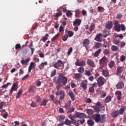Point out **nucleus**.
<instances>
[{"instance_id":"obj_19","label":"nucleus","mask_w":126,"mask_h":126,"mask_svg":"<svg viewBox=\"0 0 126 126\" xmlns=\"http://www.w3.org/2000/svg\"><path fill=\"white\" fill-rule=\"evenodd\" d=\"M105 27L107 29H111L113 27V22L112 21L107 22L106 24Z\"/></svg>"},{"instance_id":"obj_44","label":"nucleus","mask_w":126,"mask_h":126,"mask_svg":"<svg viewBox=\"0 0 126 126\" xmlns=\"http://www.w3.org/2000/svg\"><path fill=\"white\" fill-rule=\"evenodd\" d=\"M64 125H66L67 126H70L71 124V122L69 121L68 119H66L64 122Z\"/></svg>"},{"instance_id":"obj_61","label":"nucleus","mask_w":126,"mask_h":126,"mask_svg":"<svg viewBox=\"0 0 126 126\" xmlns=\"http://www.w3.org/2000/svg\"><path fill=\"white\" fill-rule=\"evenodd\" d=\"M121 62H124V61H126V57L124 55H122L120 58Z\"/></svg>"},{"instance_id":"obj_1","label":"nucleus","mask_w":126,"mask_h":126,"mask_svg":"<svg viewBox=\"0 0 126 126\" xmlns=\"http://www.w3.org/2000/svg\"><path fill=\"white\" fill-rule=\"evenodd\" d=\"M57 83H62L64 86L67 83V77H65L63 74H60L58 76Z\"/></svg>"},{"instance_id":"obj_46","label":"nucleus","mask_w":126,"mask_h":126,"mask_svg":"<svg viewBox=\"0 0 126 126\" xmlns=\"http://www.w3.org/2000/svg\"><path fill=\"white\" fill-rule=\"evenodd\" d=\"M78 71L80 73H83L84 72V68L83 67H80L78 68Z\"/></svg>"},{"instance_id":"obj_52","label":"nucleus","mask_w":126,"mask_h":126,"mask_svg":"<svg viewBox=\"0 0 126 126\" xmlns=\"http://www.w3.org/2000/svg\"><path fill=\"white\" fill-rule=\"evenodd\" d=\"M81 78V74H79V73H78V74H76L75 75V78L76 79H80V78Z\"/></svg>"},{"instance_id":"obj_16","label":"nucleus","mask_w":126,"mask_h":126,"mask_svg":"<svg viewBox=\"0 0 126 126\" xmlns=\"http://www.w3.org/2000/svg\"><path fill=\"white\" fill-rule=\"evenodd\" d=\"M87 63L88 65L92 67H95V64H94V61L91 59H88L87 61Z\"/></svg>"},{"instance_id":"obj_62","label":"nucleus","mask_w":126,"mask_h":126,"mask_svg":"<svg viewBox=\"0 0 126 126\" xmlns=\"http://www.w3.org/2000/svg\"><path fill=\"white\" fill-rule=\"evenodd\" d=\"M59 32H64V30L63 29V27L61 26L59 28Z\"/></svg>"},{"instance_id":"obj_15","label":"nucleus","mask_w":126,"mask_h":126,"mask_svg":"<svg viewBox=\"0 0 126 126\" xmlns=\"http://www.w3.org/2000/svg\"><path fill=\"white\" fill-rule=\"evenodd\" d=\"M81 24V20L79 19H77L74 20V21L73 22V25L74 26H79L80 24Z\"/></svg>"},{"instance_id":"obj_22","label":"nucleus","mask_w":126,"mask_h":126,"mask_svg":"<svg viewBox=\"0 0 126 126\" xmlns=\"http://www.w3.org/2000/svg\"><path fill=\"white\" fill-rule=\"evenodd\" d=\"M35 90H36V87L32 85L30 87L29 92H30V93H34Z\"/></svg>"},{"instance_id":"obj_55","label":"nucleus","mask_w":126,"mask_h":126,"mask_svg":"<svg viewBox=\"0 0 126 126\" xmlns=\"http://www.w3.org/2000/svg\"><path fill=\"white\" fill-rule=\"evenodd\" d=\"M120 29H121L122 31H126V27L125 26V25L121 24L120 25Z\"/></svg>"},{"instance_id":"obj_58","label":"nucleus","mask_w":126,"mask_h":126,"mask_svg":"<svg viewBox=\"0 0 126 126\" xmlns=\"http://www.w3.org/2000/svg\"><path fill=\"white\" fill-rule=\"evenodd\" d=\"M58 84L57 86V89L58 91H60V89H61V87H62V85L61 83H57Z\"/></svg>"},{"instance_id":"obj_11","label":"nucleus","mask_w":126,"mask_h":126,"mask_svg":"<svg viewBox=\"0 0 126 126\" xmlns=\"http://www.w3.org/2000/svg\"><path fill=\"white\" fill-rule=\"evenodd\" d=\"M116 87L117 89H123L125 87V83L123 82H119L117 84Z\"/></svg>"},{"instance_id":"obj_35","label":"nucleus","mask_w":126,"mask_h":126,"mask_svg":"<svg viewBox=\"0 0 126 126\" xmlns=\"http://www.w3.org/2000/svg\"><path fill=\"white\" fill-rule=\"evenodd\" d=\"M60 36V34L59 33H57L56 34L52 39L51 41L52 42H55L57 39H58V37Z\"/></svg>"},{"instance_id":"obj_5","label":"nucleus","mask_w":126,"mask_h":126,"mask_svg":"<svg viewBox=\"0 0 126 126\" xmlns=\"http://www.w3.org/2000/svg\"><path fill=\"white\" fill-rule=\"evenodd\" d=\"M63 64V61H62L61 60H59L57 61V62L53 64V66L55 67V68H59V67H61Z\"/></svg>"},{"instance_id":"obj_57","label":"nucleus","mask_w":126,"mask_h":126,"mask_svg":"<svg viewBox=\"0 0 126 126\" xmlns=\"http://www.w3.org/2000/svg\"><path fill=\"white\" fill-rule=\"evenodd\" d=\"M91 74V72L90 71L85 70V75H87V76H90Z\"/></svg>"},{"instance_id":"obj_37","label":"nucleus","mask_w":126,"mask_h":126,"mask_svg":"<svg viewBox=\"0 0 126 126\" xmlns=\"http://www.w3.org/2000/svg\"><path fill=\"white\" fill-rule=\"evenodd\" d=\"M111 100H112V97H111V96L109 95L106 97L105 102V103H109V102H110Z\"/></svg>"},{"instance_id":"obj_32","label":"nucleus","mask_w":126,"mask_h":126,"mask_svg":"<svg viewBox=\"0 0 126 126\" xmlns=\"http://www.w3.org/2000/svg\"><path fill=\"white\" fill-rule=\"evenodd\" d=\"M101 51H102V49H99L94 54V57H96L100 55V53H101Z\"/></svg>"},{"instance_id":"obj_20","label":"nucleus","mask_w":126,"mask_h":126,"mask_svg":"<svg viewBox=\"0 0 126 126\" xmlns=\"http://www.w3.org/2000/svg\"><path fill=\"white\" fill-rule=\"evenodd\" d=\"M50 99H52V100L53 101V102L55 103V104H56V105L57 104H59V103H60V102H59V101H58L57 98H56V97H55L54 95H53V94L50 95Z\"/></svg>"},{"instance_id":"obj_33","label":"nucleus","mask_w":126,"mask_h":126,"mask_svg":"<svg viewBox=\"0 0 126 126\" xmlns=\"http://www.w3.org/2000/svg\"><path fill=\"white\" fill-rule=\"evenodd\" d=\"M94 29H95V24L92 23L91 24L90 27H89V31L90 32L93 31V30H94Z\"/></svg>"},{"instance_id":"obj_59","label":"nucleus","mask_w":126,"mask_h":126,"mask_svg":"<svg viewBox=\"0 0 126 126\" xmlns=\"http://www.w3.org/2000/svg\"><path fill=\"white\" fill-rule=\"evenodd\" d=\"M21 48V45L20 44H16L15 45V50H18V49H20Z\"/></svg>"},{"instance_id":"obj_50","label":"nucleus","mask_w":126,"mask_h":126,"mask_svg":"<svg viewBox=\"0 0 126 126\" xmlns=\"http://www.w3.org/2000/svg\"><path fill=\"white\" fill-rule=\"evenodd\" d=\"M79 15H80V11L78 9L75 10V17H79Z\"/></svg>"},{"instance_id":"obj_42","label":"nucleus","mask_w":126,"mask_h":126,"mask_svg":"<svg viewBox=\"0 0 126 126\" xmlns=\"http://www.w3.org/2000/svg\"><path fill=\"white\" fill-rule=\"evenodd\" d=\"M108 65H109V67L110 68H113V67H114V66H115V62L114 61H111V62L108 64Z\"/></svg>"},{"instance_id":"obj_28","label":"nucleus","mask_w":126,"mask_h":126,"mask_svg":"<svg viewBox=\"0 0 126 126\" xmlns=\"http://www.w3.org/2000/svg\"><path fill=\"white\" fill-rule=\"evenodd\" d=\"M45 65H48V63L47 62H45L44 63H42L39 65V69H43L44 68Z\"/></svg>"},{"instance_id":"obj_17","label":"nucleus","mask_w":126,"mask_h":126,"mask_svg":"<svg viewBox=\"0 0 126 126\" xmlns=\"http://www.w3.org/2000/svg\"><path fill=\"white\" fill-rule=\"evenodd\" d=\"M115 95L117 99L120 100L122 99V92L120 91H117L115 92Z\"/></svg>"},{"instance_id":"obj_26","label":"nucleus","mask_w":126,"mask_h":126,"mask_svg":"<svg viewBox=\"0 0 126 126\" xmlns=\"http://www.w3.org/2000/svg\"><path fill=\"white\" fill-rule=\"evenodd\" d=\"M102 75L105 77H108L109 76V72L107 70L102 69Z\"/></svg>"},{"instance_id":"obj_25","label":"nucleus","mask_w":126,"mask_h":126,"mask_svg":"<svg viewBox=\"0 0 126 126\" xmlns=\"http://www.w3.org/2000/svg\"><path fill=\"white\" fill-rule=\"evenodd\" d=\"M124 71V68L122 66L119 67L117 68V71H116V73L118 75L120 74V73H122L123 71Z\"/></svg>"},{"instance_id":"obj_7","label":"nucleus","mask_w":126,"mask_h":126,"mask_svg":"<svg viewBox=\"0 0 126 126\" xmlns=\"http://www.w3.org/2000/svg\"><path fill=\"white\" fill-rule=\"evenodd\" d=\"M56 95L57 96H59L60 95V100H63V99H64V92H63V91H60L56 92Z\"/></svg>"},{"instance_id":"obj_31","label":"nucleus","mask_w":126,"mask_h":126,"mask_svg":"<svg viewBox=\"0 0 126 126\" xmlns=\"http://www.w3.org/2000/svg\"><path fill=\"white\" fill-rule=\"evenodd\" d=\"M30 61V59H28L26 60H22L21 61V63H22V64H27V63H29Z\"/></svg>"},{"instance_id":"obj_10","label":"nucleus","mask_w":126,"mask_h":126,"mask_svg":"<svg viewBox=\"0 0 126 126\" xmlns=\"http://www.w3.org/2000/svg\"><path fill=\"white\" fill-rule=\"evenodd\" d=\"M17 89H18V84H16V83H13L11 88L10 94H12L13 91H16Z\"/></svg>"},{"instance_id":"obj_14","label":"nucleus","mask_w":126,"mask_h":126,"mask_svg":"<svg viewBox=\"0 0 126 126\" xmlns=\"http://www.w3.org/2000/svg\"><path fill=\"white\" fill-rule=\"evenodd\" d=\"M36 66V63L34 62H32L30 64V66H29L28 71L29 72H31V70H32V68H34Z\"/></svg>"},{"instance_id":"obj_27","label":"nucleus","mask_w":126,"mask_h":126,"mask_svg":"<svg viewBox=\"0 0 126 126\" xmlns=\"http://www.w3.org/2000/svg\"><path fill=\"white\" fill-rule=\"evenodd\" d=\"M71 105V101L69 100V101H68V102L65 103L64 105V108L67 110H68L70 108Z\"/></svg>"},{"instance_id":"obj_51","label":"nucleus","mask_w":126,"mask_h":126,"mask_svg":"<svg viewBox=\"0 0 126 126\" xmlns=\"http://www.w3.org/2000/svg\"><path fill=\"white\" fill-rule=\"evenodd\" d=\"M48 37H49V34L48 33H46L42 39L43 41L46 42V41H47V39H48Z\"/></svg>"},{"instance_id":"obj_13","label":"nucleus","mask_w":126,"mask_h":126,"mask_svg":"<svg viewBox=\"0 0 126 126\" xmlns=\"http://www.w3.org/2000/svg\"><path fill=\"white\" fill-rule=\"evenodd\" d=\"M75 117L76 118H79V119H81V118H84L85 117V114L83 113H79V112H76L75 114Z\"/></svg>"},{"instance_id":"obj_64","label":"nucleus","mask_w":126,"mask_h":126,"mask_svg":"<svg viewBox=\"0 0 126 126\" xmlns=\"http://www.w3.org/2000/svg\"><path fill=\"white\" fill-rule=\"evenodd\" d=\"M122 15L121 14H118L116 16L117 19H122Z\"/></svg>"},{"instance_id":"obj_6","label":"nucleus","mask_w":126,"mask_h":126,"mask_svg":"<svg viewBox=\"0 0 126 126\" xmlns=\"http://www.w3.org/2000/svg\"><path fill=\"white\" fill-rule=\"evenodd\" d=\"M114 29L117 32L121 31V25L119 24V21H114Z\"/></svg>"},{"instance_id":"obj_39","label":"nucleus","mask_w":126,"mask_h":126,"mask_svg":"<svg viewBox=\"0 0 126 126\" xmlns=\"http://www.w3.org/2000/svg\"><path fill=\"white\" fill-rule=\"evenodd\" d=\"M63 15V13L62 11H60V12H57L55 15V17H60V16H62Z\"/></svg>"},{"instance_id":"obj_21","label":"nucleus","mask_w":126,"mask_h":126,"mask_svg":"<svg viewBox=\"0 0 126 126\" xmlns=\"http://www.w3.org/2000/svg\"><path fill=\"white\" fill-rule=\"evenodd\" d=\"M67 95L69 96L72 101H74L75 100V97H74V94L72 93V92H69L67 93Z\"/></svg>"},{"instance_id":"obj_47","label":"nucleus","mask_w":126,"mask_h":126,"mask_svg":"<svg viewBox=\"0 0 126 126\" xmlns=\"http://www.w3.org/2000/svg\"><path fill=\"white\" fill-rule=\"evenodd\" d=\"M111 50L114 52H117V51H118V46L115 45H113L111 47Z\"/></svg>"},{"instance_id":"obj_34","label":"nucleus","mask_w":126,"mask_h":126,"mask_svg":"<svg viewBox=\"0 0 126 126\" xmlns=\"http://www.w3.org/2000/svg\"><path fill=\"white\" fill-rule=\"evenodd\" d=\"M47 103H48V100L44 99L40 103V106H46Z\"/></svg>"},{"instance_id":"obj_49","label":"nucleus","mask_w":126,"mask_h":126,"mask_svg":"<svg viewBox=\"0 0 126 126\" xmlns=\"http://www.w3.org/2000/svg\"><path fill=\"white\" fill-rule=\"evenodd\" d=\"M21 95H22V90L21 89L17 93V96L16 97V99H18L19 96H21Z\"/></svg>"},{"instance_id":"obj_40","label":"nucleus","mask_w":126,"mask_h":126,"mask_svg":"<svg viewBox=\"0 0 126 126\" xmlns=\"http://www.w3.org/2000/svg\"><path fill=\"white\" fill-rule=\"evenodd\" d=\"M67 39H68V35H67V34L65 33L62 37V40L63 42H65Z\"/></svg>"},{"instance_id":"obj_2","label":"nucleus","mask_w":126,"mask_h":126,"mask_svg":"<svg viewBox=\"0 0 126 126\" xmlns=\"http://www.w3.org/2000/svg\"><path fill=\"white\" fill-rule=\"evenodd\" d=\"M105 117L104 116H102V118H101V115L100 114H95L94 116V120L95 122V123H104L105 122Z\"/></svg>"},{"instance_id":"obj_45","label":"nucleus","mask_w":126,"mask_h":126,"mask_svg":"<svg viewBox=\"0 0 126 126\" xmlns=\"http://www.w3.org/2000/svg\"><path fill=\"white\" fill-rule=\"evenodd\" d=\"M102 46V44L100 42L97 43L95 45L94 47L95 49H99V48H101Z\"/></svg>"},{"instance_id":"obj_8","label":"nucleus","mask_w":126,"mask_h":126,"mask_svg":"<svg viewBox=\"0 0 126 126\" xmlns=\"http://www.w3.org/2000/svg\"><path fill=\"white\" fill-rule=\"evenodd\" d=\"M75 64L77 65V66H85L86 65V63H85V61H82L79 62V60H77L75 62Z\"/></svg>"},{"instance_id":"obj_3","label":"nucleus","mask_w":126,"mask_h":126,"mask_svg":"<svg viewBox=\"0 0 126 126\" xmlns=\"http://www.w3.org/2000/svg\"><path fill=\"white\" fill-rule=\"evenodd\" d=\"M107 58L106 57H104L100 59L99 62V68L100 69H103V68L105 67V65L107 64Z\"/></svg>"},{"instance_id":"obj_29","label":"nucleus","mask_w":126,"mask_h":126,"mask_svg":"<svg viewBox=\"0 0 126 126\" xmlns=\"http://www.w3.org/2000/svg\"><path fill=\"white\" fill-rule=\"evenodd\" d=\"M126 109V107H124L118 110L119 115H124V113H125V110Z\"/></svg>"},{"instance_id":"obj_9","label":"nucleus","mask_w":126,"mask_h":126,"mask_svg":"<svg viewBox=\"0 0 126 126\" xmlns=\"http://www.w3.org/2000/svg\"><path fill=\"white\" fill-rule=\"evenodd\" d=\"M88 83L87 80H84L81 82L80 86L83 88V90H87Z\"/></svg>"},{"instance_id":"obj_60","label":"nucleus","mask_w":126,"mask_h":126,"mask_svg":"<svg viewBox=\"0 0 126 126\" xmlns=\"http://www.w3.org/2000/svg\"><path fill=\"white\" fill-rule=\"evenodd\" d=\"M94 87H91L89 89V92H90V93H93V92H94Z\"/></svg>"},{"instance_id":"obj_12","label":"nucleus","mask_w":126,"mask_h":126,"mask_svg":"<svg viewBox=\"0 0 126 126\" xmlns=\"http://www.w3.org/2000/svg\"><path fill=\"white\" fill-rule=\"evenodd\" d=\"M90 44V41H89V39L86 38L85 39L84 41L83 42V47H85L86 49H87V47L88 46V45Z\"/></svg>"},{"instance_id":"obj_38","label":"nucleus","mask_w":126,"mask_h":126,"mask_svg":"<svg viewBox=\"0 0 126 126\" xmlns=\"http://www.w3.org/2000/svg\"><path fill=\"white\" fill-rule=\"evenodd\" d=\"M56 74H57V70L55 69L51 71L50 77H53V76H55V75H56Z\"/></svg>"},{"instance_id":"obj_18","label":"nucleus","mask_w":126,"mask_h":126,"mask_svg":"<svg viewBox=\"0 0 126 126\" xmlns=\"http://www.w3.org/2000/svg\"><path fill=\"white\" fill-rule=\"evenodd\" d=\"M65 34H67L69 38H70V37H72V36H73V34H74V33L72 31H68L67 30H65Z\"/></svg>"},{"instance_id":"obj_63","label":"nucleus","mask_w":126,"mask_h":126,"mask_svg":"<svg viewBox=\"0 0 126 126\" xmlns=\"http://www.w3.org/2000/svg\"><path fill=\"white\" fill-rule=\"evenodd\" d=\"M72 52V47H70L69 49L68 52H67L68 56H69V55H70V54H71Z\"/></svg>"},{"instance_id":"obj_53","label":"nucleus","mask_w":126,"mask_h":126,"mask_svg":"<svg viewBox=\"0 0 126 126\" xmlns=\"http://www.w3.org/2000/svg\"><path fill=\"white\" fill-rule=\"evenodd\" d=\"M66 15L67 17H69V16H71L72 15V13L69 10L67 11L66 12Z\"/></svg>"},{"instance_id":"obj_24","label":"nucleus","mask_w":126,"mask_h":126,"mask_svg":"<svg viewBox=\"0 0 126 126\" xmlns=\"http://www.w3.org/2000/svg\"><path fill=\"white\" fill-rule=\"evenodd\" d=\"M112 117L113 118H117L120 114L119 113V110H115L114 112H113L111 114Z\"/></svg>"},{"instance_id":"obj_23","label":"nucleus","mask_w":126,"mask_h":126,"mask_svg":"<svg viewBox=\"0 0 126 126\" xmlns=\"http://www.w3.org/2000/svg\"><path fill=\"white\" fill-rule=\"evenodd\" d=\"M103 34L101 33H98L96 34L95 37L94 38V40L95 41H97V42H101V36H102Z\"/></svg>"},{"instance_id":"obj_4","label":"nucleus","mask_w":126,"mask_h":126,"mask_svg":"<svg viewBox=\"0 0 126 126\" xmlns=\"http://www.w3.org/2000/svg\"><path fill=\"white\" fill-rule=\"evenodd\" d=\"M97 82L98 87H101L103 86L105 83V78L102 76L99 77L97 80Z\"/></svg>"},{"instance_id":"obj_56","label":"nucleus","mask_w":126,"mask_h":126,"mask_svg":"<svg viewBox=\"0 0 126 126\" xmlns=\"http://www.w3.org/2000/svg\"><path fill=\"white\" fill-rule=\"evenodd\" d=\"M64 119H65V117H64V116L63 115H62L60 117L59 121V122H63V121L64 120Z\"/></svg>"},{"instance_id":"obj_48","label":"nucleus","mask_w":126,"mask_h":126,"mask_svg":"<svg viewBox=\"0 0 126 126\" xmlns=\"http://www.w3.org/2000/svg\"><path fill=\"white\" fill-rule=\"evenodd\" d=\"M75 110V108H74V107H70L68 109V111L67 113H72L74 110Z\"/></svg>"},{"instance_id":"obj_30","label":"nucleus","mask_w":126,"mask_h":126,"mask_svg":"<svg viewBox=\"0 0 126 126\" xmlns=\"http://www.w3.org/2000/svg\"><path fill=\"white\" fill-rule=\"evenodd\" d=\"M87 124L89 126H94V121L91 119L88 120L87 121Z\"/></svg>"},{"instance_id":"obj_36","label":"nucleus","mask_w":126,"mask_h":126,"mask_svg":"<svg viewBox=\"0 0 126 126\" xmlns=\"http://www.w3.org/2000/svg\"><path fill=\"white\" fill-rule=\"evenodd\" d=\"M103 54L105 56H108L110 54V50L108 49H105L103 50Z\"/></svg>"},{"instance_id":"obj_54","label":"nucleus","mask_w":126,"mask_h":126,"mask_svg":"<svg viewBox=\"0 0 126 126\" xmlns=\"http://www.w3.org/2000/svg\"><path fill=\"white\" fill-rule=\"evenodd\" d=\"M46 20H47V19L45 17V14H43L41 16V21L42 22H46Z\"/></svg>"},{"instance_id":"obj_41","label":"nucleus","mask_w":126,"mask_h":126,"mask_svg":"<svg viewBox=\"0 0 126 126\" xmlns=\"http://www.w3.org/2000/svg\"><path fill=\"white\" fill-rule=\"evenodd\" d=\"M126 42L124 41H121L119 43V46L120 48H125V47L126 46Z\"/></svg>"},{"instance_id":"obj_43","label":"nucleus","mask_w":126,"mask_h":126,"mask_svg":"<svg viewBox=\"0 0 126 126\" xmlns=\"http://www.w3.org/2000/svg\"><path fill=\"white\" fill-rule=\"evenodd\" d=\"M86 112L89 115H91L93 114V110L89 109H86Z\"/></svg>"}]
</instances>
